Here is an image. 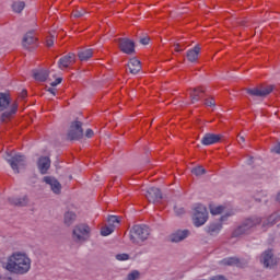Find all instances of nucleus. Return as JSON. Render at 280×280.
Wrapping results in <instances>:
<instances>
[{
  "label": "nucleus",
  "mask_w": 280,
  "mask_h": 280,
  "mask_svg": "<svg viewBox=\"0 0 280 280\" xmlns=\"http://www.w3.org/2000/svg\"><path fill=\"white\" fill-rule=\"evenodd\" d=\"M22 97H27V91L22 92Z\"/></svg>",
  "instance_id": "nucleus-50"
},
{
  "label": "nucleus",
  "mask_w": 280,
  "mask_h": 280,
  "mask_svg": "<svg viewBox=\"0 0 280 280\" xmlns=\"http://www.w3.org/2000/svg\"><path fill=\"white\" fill-rule=\"evenodd\" d=\"M145 198L149 202H152L153 205L156 202H161L163 200V194L161 192V189L156 187H151L145 192Z\"/></svg>",
  "instance_id": "nucleus-12"
},
{
  "label": "nucleus",
  "mask_w": 280,
  "mask_h": 280,
  "mask_svg": "<svg viewBox=\"0 0 280 280\" xmlns=\"http://www.w3.org/2000/svg\"><path fill=\"white\" fill-rule=\"evenodd\" d=\"M261 224V218L252 217L245 219L233 232L232 237H242V235H248L253 233V229L255 226H259Z\"/></svg>",
  "instance_id": "nucleus-3"
},
{
  "label": "nucleus",
  "mask_w": 280,
  "mask_h": 280,
  "mask_svg": "<svg viewBox=\"0 0 280 280\" xmlns=\"http://www.w3.org/2000/svg\"><path fill=\"white\" fill-rule=\"evenodd\" d=\"M37 167L40 174H47V172H49V168L51 167V160L49 159V156H40L37 161Z\"/></svg>",
  "instance_id": "nucleus-18"
},
{
  "label": "nucleus",
  "mask_w": 280,
  "mask_h": 280,
  "mask_svg": "<svg viewBox=\"0 0 280 280\" xmlns=\"http://www.w3.org/2000/svg\"><path fill=\"white\" fill-rule=\"evenodd\" d=\"M174 47H175V51L177 54H180L182 51H185V45L174 44Z\"/></svg>",
  "instance_id": "nucleus-38"
},
{
  "label": "nucleus",
  "mask_w": 280,
  "mask_h": 280,
  "mask_svg": "<svg viewBox=\"0 0 280 280\" xmlns=\"http://www.w3.org/2000/svg\"><path fill=\"white\" fill-rule=\"evenodd\" d=\"M207 220H209V211H207V207L203 205H197L194 209L192 222L195 226H203L207 224Z\"/></svg>",
  "instance_id": "nucleus-5"
},
{
  "label": "nucleus",
  "mask_w": 280,
  "mask_h": 280,
  "mask_svg": "<svg viewBox=\"0 0 280 280\" xmlns=\"http://www.w3.org/2000/svg\"><path fill=\"white\" fill-rule=\"evenodd\" d=\"M77 215L74 212L72 211H68L65 213V217H63V222L66 224V226H71V224H73V222H75L77 220Z\"/></svg>",
  "instance_id": "nucleus-27"
},
{
  "label": "nucleus",
  "mask_w": 280,
  "mask_h": 280,
  "mask_svg": "<svg viewBox=\"0 0 280 280\" xmlns=\"http://www.w3.org/2000/svg\"><path fill=\"white\" fill-rule=\"evenodd\" d=\"M48 92L51 93V95H56V89L54 88L48 89Z\"/></svg>",
  "instance_id": "nucleus-49"
},
{
  "label": "nucleus",
  "mask_w": 280,
  "mask_h": 280,
  "mask_svg": "<svg viewBox=\"0 0 280 280\" xmlns=\"http://www.w3.org/2000/svg\"><path fill=\"white\" fill-rule=\"evenodd\" d=\"M9 202L11 205H14V207H27V203L30 202V199L27 198V196L11 197V198H9Z\"/></svg>",
  "instance_id": "nucleus-22"
},
{
  "label": "nucleus",
  "mask_w": 280,
  "mask_h": 280,
  "mask_svg": "<svg viewBox=\"0 0 280 280\" xmlns=\"http://www.w3.org/2000/svg\"><path fill=\"white\" fill-rule=\"evenodd\" d=\"M115 232V226L113 225H108V226H104L101 230V235H103V237H106L108 235H110V233Z\"/></svg>",
  "instance_id": "nucleus-31"
},
{
  "label": "nucleus",
  "mask_w": 280,
  "mask_h": 280,
  "mask_svg": "<svg viewBox=\"0 0 280 280\" xmlns=\"http://www.w3.org/2000/svg\"><path fill=\"white\" fill-rule=\"evenodd\" d=\"M69 141H80L84 137V129H82V121H72L67 135Z\"/></svg>",
  "instance_id": "nucleus-8"
},
{
  "label": "nucleus",
  "mask_w": 280,
  "mask_h": 280,
  "mask_svg": "<svg viewBox=\"0 0 280 280\" xmlns=\"http://www.w3.org/2000/svg\"><path fill=\"white\" fill-rule=\"evenodd\" d=\"M127 67L132 75H137L141 71V61L137 58H131Z\"/></svg>",
  "instance_id": "nucleus-20"
},
{
  "label": "nucleus",
  "mask_w": 280,
  "mask_h": 280,
  "mask_svg": "<svg viewBox=\"0 0 280 280\" xmlns=\"http://www.w3.org/2000/svg\"><path fill=\"white\" fill-rule=\"evenodd\" d=\"M260 261L265 268H271V266H275V254H272V250L268 249L265 250L260 256Z\"/></svg>",
  "instance_id": "nucleus-15"
},
{
  "label": "nucleus",
  "mask_w": 280,
  "mask_h": 280,
  "mask_svg": "<svg viewBox=\"0 0 280 280\" xmlns=\"http://www.w3.org/2000/svg\"><path fill=\"white\" fill-rule=\"evenodd\" d=\"M0 279H3V280H12V277H8V278L0 277Z\"/></svg>",
  "instance_id": "nucleus-51"
},
{
  "label": "nucleus",
  "mask_w": 280,
  "mask_h": 280,
  "mask_svg": "<svg viewBox=\"0 0 280 280\" xmlns=\"http://www.w3.org/2000/svg\"><path fill=\"white\" fill-rule=\"evenodd\" d=\"M233 215V213H226V215H223L220 218L221 222H224V220H226V218Z\"/></svg>",
  "instance_id": "nucleus-46"
},
{
  "label": "nucleus",
  "mask_w": 280,
  "mask_h": 280,
  "mask_svg": "<svg viewBox=\"0 0 280 280\" xmlns=\"http://www.w3.org/2000/svg\"><path fill=\"white\" fill-rule=\"evenodd\" d=\"M72 65H75V54L69 52L68 55L61 57L58 61V68L62 70L69 69V67H72Z\"/></svg>",
  "instance_id": "nucleus-13"
},
{
  "label": "nucleus",
  "mask_w": 280,
  "mask_h": 280,
  "mask_svg": "<svg viewBox=\"0 0 280 280\" xmlns=\"http://www.w3.org/2000/svg\"><path fill=\"white\" fill-rule=\"evenodd\" d=\"M107 222L109 226H114L115 229V224H119V218L117 215H109Z\"/></svg>",
  "instance_id": "nucleus-33"
},
{
  "label": "nucleus",
  "mask_w": 280,
  "mask_h": 280,
  "mask_svg": "<svg viewBox=\"0 0 280 280\" xmlns=\"http://www.w3.org/2000/svg\"><path fill=\"white\" fill-rule=\"evenodd\" d=\"M191 173L195 174V176H202V174H206L207 171L202 166H197L191 170Z\"/></svg>",
  "instance_id": "nucleus-32"
},
{
  "label": "nucleus",
  "mask_w": 280,
  "mask_h": 280,
  "mask_svg": "<svg viewBox=\"0 0 280 280\" xmlns=\"http://www.w3.org/2000/svg\"><path fill=\"white\" fill-rule=\"evenodd\" d=\"M129 240L135 246H143L150 237V228L148 225H133L129 232Z\"/></svg>",
  "instance_id": "nucleus-2"
},
{
  "label": "nucleus",
  "mask_w": 280,
  "mask_h": 280,
  "mask_svg": "<svg viewBox=\"0 0 280 280\" xmlns=\"http://www.w3.org/2000/svg\"><path fill=\"white\" fill-rule=\"evenodd\" d=\"M174 211L176 213V215H183V213H185V209L184 208H174Z\"/></svg>",
  "instance_id": "nucleus-42"
},
{
  "label": "nucleus",
  "mask_w": 280,
  "mask_h": 280,
  "mask_svg": "<svg viewBox=\"0 0 280 280\" xmlns=\"http://www.w3.org/2000/svg\"><path fill=\"white\" fill-rule=\"evenodd\" d=\"M7 163H9V165L11 166V168L13 170V172H15V174H19V170H21V167H25L26 165V159L25 155L23 154H7L5 158Z\"/></svg>",
  "instance_id": "nucleus-6"
},
{
  "label": "nucleus",
  "mask_w": 280,
  "mask_h": 280,
  "mask_svg": "<svg viewBox=\"0 0 280 280\" xmlns=\"http://www.w3.org/2000/svg\"><path fill=\"white\" fill-rule=\"evenodd\" d=\"M44 183H46V185L50 186V189H51V191H54V194H60V191L62 189V185L60 184V182H58V179H56L55 177H51V176H45Z\"/></svg>",
  "instance_id": "nucleus-16"
},
{
  "label": "nucleus",
  "mask_w": 280,
  "mask_h": 280,
  "mask_svg": "<svg viewBox=\"0 0 280 280\" xmlns=\"http://www.w3.org/2000/svg\"><path fill=\"white\" fill-rule=\"evenodd\" d=\"M246 94L252 97H268L272 91H275V85H265L261 84L254 89H245Z\"/></svg>",
  "instance_id": "nucleus-7"
},
{
  "label": "nucleus",
  "mask_w": 280,
  "mask_h": 280,
  "mask_svg": "<svg viewBox=\"0 0 280 280\" xmlns=\"http://www.w3.org/2000/svg\"><path fill=\"white\" fill-rule=\"evenodd\" d=\"M140 44L141 45H149L150 44V37H148V36L141 37L140 38Z\"/></svg>",
  "instance_id": "nucleus-40"
},
{
  "label": "nucleus",
  "mask_w": 280,
  "mask_h": 280,
  "mask_svg": "<svg viewBox=\"0 0 280 280\" xmlns=\"http://www.w3.org/2000/svg\"><path fill=\"white\" fill-rule=\"evenodd\" d=\"M22 45L25 49H36V47H38V38H36L34 31H31L24 35Z\"/></svg>",
  "instance_id": "nucleus-9"
},
{
  "label": "nucleus",
  "mask_w": 280,
  "mask_h": 280,
  "mask_svg": "<svg viewBox=\"0 0 280 280\" xmlns=\"http://www.w3.org/2000/svg\"><path fill=\"white\" fill-rule=\"evenodd\" d=\"M246 141V138L244 136H238V143H244Z\"/></svg>",
  "instance_id": "nucleus-47"
},
{
  "label": "nucleus",
  "mask_w": 280,
  "mask_h": 280,
  "mask_svg": "<svg viewBox=\"0 0 280 280\" xmlns=\"http://www.w3.org/2000/svg\"><path fill=\"white\" fill-rule=\"evenodd\" d=\"M272 152H275L276 154H280V143H278L273 149Z\"/></svg>",
  "instance_id": "nucleus-45"
},
{
  "label": "nucleus",
  "mask_w": 280,
  "mask_h": 280,
  "mask_svg": "<svg viewBox=\"0 0 280 280\" xmlns=\"http://www.w3.org/2000/svg\"><path fill=\"white\" fill-rule=\"evenodd\" d=\"M190 235L191 232L189 230H176L168 236V240L173 244H178L179 242H185Z\"/></svg>",
  "instance_id": "nucleus-11"
},
{
  "label": "nucleus",
  "mask_w": 280,
  "mask_h": 280,
  "mask_svg": "<svg viewBox=\"0 0 280 280\" xmlns=\"http://www.w3.org/2000/svg\"><path fill=\"white\" fill-rule=\"evenodd\" d=\"M2 268L12 275H27L32 270V258L25 252H13L2 262Z\"/></svg>",
  "instance_id": "nucleus-1"
},
{
  "label": "nucleus",
  "mask_w": 280,
  "mask_h": 280,
  "mask_svg": "<svg viewBox=\"0 0 280 280\" xmlns=\"http://www.w3.org/2000/svg\"><path fill=\"white\" fill-rule=\"evenodd\" d=\"M10 106V95L5 93H0V112L5 110Z\"/></svg>",
  "instance_id": "nucleus-26"
},
{
  "label": "nucleus",
  "mask_w": 280,
  "mask_h": 280,
  "mask_svg": "<svg viewBox=\"0 0 280 280\" xmlns=\"http://www.w3.org/2000/svg\"><path fill=\"white\" fill-rule=\"evenodd\" d=\"M221 140H222L221 135L206 133L201 139V143L202 145H214V143H220Z\"/></svg>",
  "instance_id": "nucleus-17"
},
{
  "label": "nucleus",
  "mask_w": 280,
  "mask_h": 280,
  "mask_svg": "<svg viewBox=\"0 0 280 280\" xmlns=\"http://www.w3.org/2000/svg\"><path fill=\"white\" fill-rule=\"evenodd\" d=\"M205 97V89L202 88H195L190 90V100L191 104H196V102H200Z\"/></svg>",
  "instance_id": "nucleus-19"
},
{
  "label": "nucleus",
  "mask_w": 280,
  "mask_h": 280,
  "mask_svg": "<svg viewBox=\"0 0 280 280\" xmlns=\"http://www.w3.org/2000/svg\"><path fill=\"white\" fill-rule=\"evenodd\" d=\"M94 132L92 131V129H86L85 131V137H88V139H91L93 137Z\"/></svg>",
  "instance_id": "nucleus-44"
},
{
  "label": "nucleus",
  "mask_w": 280,
  "mask_h": 280,
  "mask_svg": "<svg viewBox=\"0 0 280 280\" xmlns=\"http://www.w3.org/2000/svg\"><path fill=\"white\" fill-rule=\"evenodd\" d=\"M222 266H236V268H244L248 266V261L237 257H228L221 260Z\"/></svg>",
  "instance_id": "nucleus-14"
},
{
  "label": "nucleus",
  "mask_w": 280,
  "mask_h": 280,
  "mask_svg": "<svg viewBox=\"0 0 280 280\" xmlns=\"http://www.w3.org/2000/svg\"><path fill=\"white\" fill-rule=\"evenodd\" d=\"M212 280H226V279H224V277L222 276H217V277H213Z\"/></svg>",
  "instance_id": "nucleus-48"
},
{
  "label": "nucleus",
  "mask_w": 280,
  "mask_h": 280,
  "mask_svg": "<svg viewBox=\"0 0 280 280\" xmlns=\"http://www.w3.org/2000/svg\"><path fill=\"white\" fill-rule=\"evenodd\" d=\"M200 55V45H196L192 49H189L186 54V58L189 62H196Z\"/></svg>",
  "instance_id": "nucleus-23"
},
{
  "label": "nucleus",
  "mask_w": 280,
  "mask_h": 280,
  "mask_svg": "<svg viewBox=\"0 0 280 280\" xmlns=\"http://www.w3.org/2000/svg\"><path fill=\"white\" fill-rule=\"evenodd\" d=\"M61 82H62V78H58L50 83V86H58V84H60Z\"/></svg>",
  "instance_id": "nucleus-43"
},
{
  "label": "nucleus",
  "mask_w": 280,
  "mask_h": 280,
  "mask_svg": "<svg viewBox=\"0 0 280 280\" xmlns=\"http://www.w3.org/2000/svg\"><path fill=\"white\" fill-rule=\"evenodd\" d=\"M13 12H16L18 14H21L23 10H25V2L24 1H15L12 4Z\"/></svg>",
  "instance_id": "nucleus-29"
},
{
  "label": "nucleus",
  "mask_w": 280,
  "mask_h": 280,
  "mask_svg": "<svg viewBox=\"0 0 280 280\" xmlns=\"http://www.w3.org/2000/svg\"><path fill=\"white\" fill-rule=\"evenodd\" d=\"M116 259L118 261H128V259H130V255H128V254H118V255H116Z\"/></svg>",
  "instance_id": "nucleus-35"
},
{
  "label": "nucleus",
  "mask_w": 280,
  "mask_h": 280,
  "mask_svg": "<svg viewBox=\"0 0 280 280\" xmlns=\"http://www.w3.org/2000/svg\"><path fill=\"white\" fill-rule=\"evenodd\" d=\"M79 59L84 62V60H89L90 58H93V49H84L78 52Z\"/></svg>",
  "instance_id": "nucleus-28"
},
{
  "label": "nucleus",
  "mask_w": 280,
  "mask_h": 280,
  "mask_svg": "<svg viewBox=\"0 0 280 280\" xmlns=\"http://www.w3.org/2000/svg\"><path fill=\"white\" fill-rule=\"evenodd\" d=\"M33 78L37 82H47L49 78V71L47 70H33Z\"/></svg>",
  "instance_id": "nucleus-24"
},
{
  "label": "nucleus",
  "mask_w": 280,
  "mask_h": 280,
  "mask_svg": "<svg viewBox=\"0 0 280 280\" xmlns=\"http://www.w3.org/2000/svg\"><path fill=\"white\" fill-rule=\"evenodd\" d=\"M84 14H86V12L84 10H81V11H74L72 12V16H74V19H80L82 18Z\"/></svg>",
  "instance_id": "nucleus-37"
},
{
  "label": "nucleus",
  "mask_w": 280,
  "mask_h": 280,
  "mask_svg": "<svg viewBox=\"0 0 280 280\" xmlns=\"http://www.w3.org/2000/svg\"><path fill=\"white\" fill-rule=\"evenodd\" d=\"M91 237V226L84 223L77 224L72 230V240L75 244H84Z\"/></svg>",
  "instance_id": "nucleus-4"
},
{
  "label": "nucleus",
  "mask_w": 280,
  "mask_h": 280,
  "mask_svg": "<svg viewBox=\"0 0 280 280\" xmlns=\"http://www.w3.org/2000/svg\"><path fill=\"white\" fill-rule=\"evenodd\" d=\"M206 231L209 235H218L222 231V223L221 222H214L210 223L207 228Z\"/></svg>",
  "instance_id": "nucleus-25"
},
{
  "label": "nucleus",
  "mask_w": 280,
  "mask_h": 280,
  "mask_svg": "<svg viewBox=\"0 0 280 280\" xmlns=\"http://www.w3.org/2000/svg\"><path fill=\"white\" fill-rule=\"evenodd\" d=\"M139 275H140L139 271L133 270L127 276V280H137L139 279Z\"/></svg>",
  "instance_id": "nucleus-36"
},
{
  "label": "nucleus",
  "mask_w": 280,
  "mask_h": 280,
  "mask_svg": "<svg viewBox=\"0 0 280 280\" xmlns=\"http://www.w3.org/2000/svg\"><path fill=\"white\" fill-rule=\"evenodd\" d=\"M205 105H206V106H215V100H213V98H207V100L205 101Z\"/></svg>",
  "instance_id": "nucleus-39"
},
{
  "label": "nucleus",
  "mask_w": 280,
  "mask_h": 280,
  "mask_svg": "<svg viewBox=\"0 0 280 280\" xmlns=\"http://www.w3.org/2000/svg\"><path fill=\"white\" fill-rule=\"evenodd\" d=\"M18 110H19V103H16V102L12 103L10 110L2 113L1 121H8L9 119H11L12 115H16Z\"/></svg>",
  "instance_id": "nucleus-21"
},
{
  "label": "nucleus",
  "mask_w": 280,
  "mask_h": 280,
  "mask_svg": "<svg viewBox=\"0 0 280 280\" xmlns=\"http://www.w3.org/2000/svg\"><path fill=\"white\" fill-rule=\"evenodd\" d=\"M210 213L212 215H220L224 213V206H210Z\"/></svg>",
  "instance_id": "nucleus-30"
},
{
  "label": "nucleus",
  "mask_w": 280,
  "mask_h": 280,
  "mask_svg": "<svg viewBox=\"0 0 280 280\" xmlns=\"http://www.w3.org/2000/svg\"><path fill=\"white\" fill-rule=\"evenodd\" d=\"M46 45L47 47H54V35L47 38Z\"/></svg>",
  "instance_id": "nucleus-41"
},
{
  "label": "nucleus",
  "mask_w": 280,
  "mask_h": 280,
  "mask_svg": "<svg viewBox=\"0 0 280 280\" xmlns=\"http://www.w3.org/2000/svg\"><path fill=\"white\" fill-rule=\"evenodd\" d=\"M277 222H279V214L273 213L268 218L269 224H277Z\"/></svg>",
  "instance_id": "nucleus-34"
},
{
  "label": "nucleus",
  "mask_w": 280,
  "mask_h": 280,
  "mask_svg": "<svg viewBox=\"0 0 280 280\" xmlns=\"http://www.w3.org/2000/svg\"><path fill=\"white\" fill-rule=\"evenodd\" d=\"M118 47L122 54H128L129 56L135 54V42L128 38H118Z\"/></svg>",
  "instance_id": "nucleus-10"
}]
</instances>
